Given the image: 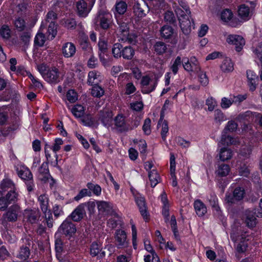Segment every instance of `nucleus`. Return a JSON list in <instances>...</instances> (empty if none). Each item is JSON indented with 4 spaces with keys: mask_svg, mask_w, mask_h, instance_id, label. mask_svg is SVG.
Wrapping results in <instances>:
<instances>
[{
    "mask_svg": "<svg viewBox=\"0 0 262 262\" xmlns=\"http://www.w3.org/2000/svg\"><path fill=\"white\" fill-rule=\"evenodd\" d=\"M96 23L104 30L108 29L112 24L111 15L105 10H100L96 18Z\"/></svg>",
    "mask_w": 262,
    "mask_h": 262,
    "instance_id": "1",
    "label": "nucleus"
},
{
    "mask_svg": "<svg viewBox=\"0 0 262 262\" xmlns=\"http://www.w3.org/2000/svg\"><path fill=\"white\" fill-rule=\"evenodd\" d=\"M141 84L142 92L144 94H149L155 89L157 81L151 79L148 76H145L141 79Z\"/></svg>",
    "mask_w": 262,
    "mask_h": 262,
    "instance_id": "2",
    "label": "nucleus"
},
{
    "mask_svg": "<svg viewBox=\"0 0 262 262\" xmlns=\"http://www.w3.org/2000/svg\"><path fill=\"white\" fill-rule=\"evenodd\" d=\"M40 212L38 209H27L24 210V217L29 224H36L40 218Z\"/></svg>",
    "mask_w": 262,
    "mask_h": 262,
    "instance_id": "3",
    "label": "nucleus"
},
{
    "mask_svg": "<svg viewBox=\"0 0 262 262\" xmlns=\"http://www.w3.org/2000/svg\"><path fill=\"white\" fill-rule=\"evenodd\" d=\"M115 239L118 248H126L128 246L129 241L127 239L126 233L124 230L118 229L115 233Z\"/></svg>",
    "mask_w": 262,
    "mask_h": 262,
    "instance_id": "4",
    "label": "nucleus"
},
{
    "mask_svg": "<svg viewBox=\"0 0 262 262\" xmlns=\"http://www.w3.org/2000/svg\"><path fill=\"white\" fill-rule=\"evenodd\" d=\"M183 66L186 71L196 73H199L201 71L199 63L195 57H191L190 60L187 58L183 59Z\"/></svg>",
    "mask_w": 262,
    "mask_h": 262,
    "instance_id": "5",
    "label": "nucleus"
},
{
    "mask_svg": "<svg viewBox=\"0 0 262 262\" xmlns=\"http://www.w3.org/2000/svg\"><path fill=\"white\" fill-rule=\"evenodd\" d=\"M244 195V189L242 187H237L235 188L232 193H226L225 200L229 204H233L236 201L242 200Z\"/></svg>",
    "mask_w": 262,
    "mask_h": 262,
    "instance_id": "6",
    "label": "nucleus"
},
{
    "mask_svg": "<svg viewBox=\"0 0 262 262\" xmlns=\"http://www.w3.org/2000/svg\"><path fill=\"white\" fill-rule=\"evenodd\" d=\"M96 204L98 211L100 212L115 216H118L116 211L113 208L112 204L111 203L103 201H99L96 202Z\"/></svg>",
    "mask_w": 262,
    "mask_h": 262,
    "instance_id": "7",
    "label": "nucleus"
},
{
    "mask_svg": "<svg viewBox=\"0 0 262 262\" xmlns=\"http://www.w3.org/2000/svg\"><path fill=\"white\" fill-rule=\"evenodd\" d=\"M58 231L67 236L72 237L75 233L76 228L71 221L65 220L60 226Z\"/></svg>",
    "mask_w": 262,
    "mask_h": 262,
    "instance_id": "8",
    "label": "nucleus"
},
{
    "mask_svg": "<svg viewBox=\"0 0 262 262\" xmlns=\"http://www.w3.org/2000/svg\"><path fill=\"white\" fill-rule=\"evenodd\" d=\"M134 13L138 17L145 16L149 11L148 5L143 0L137 2L133 7Z\"/></svg>",
    "mask_w": 262,
    "mask_h": 262,
    "instance_id": "9",
    "label": "nucleus"
},
{
    "mask_svg": "<svg viewBox=\"0 0 262 262\" xmlns=\"http://www.w3.org/2000/svg\"><path fill=\"white\" fill-rule=\"evenodd\" d=\"M227 42L231 45L235 46L236 51L240 52L245 45V40L243 37L237 35H230L226 39Z\"/></svg>",
    "mask_w": 262,
    "mask_h": 262,
    "instance_id": "10",
    "label": "nucleus"
},
{
    "mask_svg": "<svg viewBox=\"0 0 262 262\" xmlns=\"http://www.w3.org/2000/svg\"><path fill=\"white\" fill-rule=\"evenodd\" d=\"M114 125L116 128L120 132H125L132 129L129 125L126 123L124 116L118 114L114 119Z\"/></svg>",
    "mask_w": 262,
    "mask_h": 262,
    "instance_id": "11",
    "label": "nucleus"
},
{
    "mask_svg": "<svg viewBox=\"0 0 262 262\" xmlns=\"http://www.w3.org/2000/svg\"><path fill=\"white\" fill-rule=\"evenodd\" d=\"M86 204L82 203L79 205L70 215L71 219L74 222L81 221L85 215V207Z\"/></svg>",
    "mask_w": 262,
    "mask_h": 262,
    "instance_id": "12",
    "label": "nucleus"
},
{
    "mask_svg": "<svg viewBox=\"0 0 262 262\" xmlns=\"http://www.w3.org/2000/svg\"><path fill=\"white\" fill-rule=\"evenodd\" d=\"M20 207L17 205L11 206L4 214L5 219L9 222H15L20 212Z\"/></svg>",
    "mask_w": 262,
    "mask_h": 262,
    "instance_id": "13",
    "label": "nucleus"
},
{
    "mask_svg": "<svg viewBox=\"0 0 262 262\" xmlns=\"http://www.w3.org/2000/svg\"><path fill=\"white\" fill-rule=\"evenodd\" d=\"M90 254L92 257L97 256L98 258H102L105 256V252L102 250V247L100 243L94 242L90 247Z\"/></svg>",
    "mask_w": 262,
    "mask_h": 262,
    "instance_id": "14",
    "label": "nucleus"
},
{
    "mask_svg": "<svg viewBox=\"0 0 262 262\" xmlns=\"http://www.w3.org/2000/svg\"><path fill=\"white\" fill-rule=\"evenodd\" d=\"M76 10L79 16L81 17H85L87 16L90 11L91 7L88 6L87 3L84 0H80L76 3Z\"/></svg>",
    "mask_w": 262,
    "mask_h": 262,
    "instance_id": "15",
    "label": "nucleus"
},
{
    "mask_svg": "<svg viewBox=\"0 0 262 262\" xmlns=\"http://www.w3.org/2000/svg\"><path fill=\"white\" fill-rule=\"evenodd\" d=\"M135 201L139 207L141 214L144 220H147L149 215L147 211V206L145 198L141 195L136 196H135Z\"/></svg>",
    "mask_w": 262,
    "mask_h": 262,
    "instance_id": "16",
    "label": "nucleus"
},
{
    "mask_svg": "<svg viewBox=\"0 0 262 262\" xmlns=\"http://www.w3.org/2000/svg\"><path fill=\"white\" fill-rule=\"evenodd\" d=\"M59 73L57 68L54 67L49 69L44 76V79L50 83H57L59 81Z\"/></svg>",
    "mask_w": 262,
    "mask_h": 262,
    "instance_id": "17",
    "label": "nucleus"
},
{
    "mask_svg": "<svg viewBox=\"0 0 262 262\" xmlns=\"http://www.w3.org/2000/svg\"><path fill=\"white\" fill-rule=\"evenodd\" d=\"M247 77L250 90L253 92L256 88L258 77L253 71L251 70L247 71Z\"/></svg>",
    "mask_w": 262,
    "mask_h": 262,
    "instance_id": "18",
    "label": "nucleus"
},
{
    "mask_svg": "<svg viewBox=\"0 0 262 262\" xmlns=\"http://www.w3.org/2000/svg\"><path fill=\"white\" fill-rule=\"evenodd\" d=\"M113 114L111 111L108 109L103 110L99 112V119L104 126H109L112 122Z\"/></svg>",
    "mask_w": 262,
    "mask_h": 262,
    "instance_id": "19",
    "label": "nucleus"
},
{
    "mask_svg": "<svg viewBox=\"0 0 262 262\" xmlns=\"http://www.w3.org/2000/svg\"><path fill=\"white\" fill-rule=\"evenodd\" d=\"M255 212L247 210L245 213V223L249 228H252L256 225V218L255 216Z\"/></svg>",
    "mask_w": 262,
    "mask_h": 262,
    "instance_id": "20",
    "label": "nucleus"
},
{
    "mask_svg": "<svg viewBox=\"0 0 262 262\" xmlns=\"http://www.w3.org/2000/svg\"><path fill=\"white\" fill-rule=\"evenodd\" d=\"M246 232L242 233L239 237L240 243L237 245L236 250L239 253L244 252L248 247L247 241L250 239V236L246 235Z\"/></svg>",
    "mask_w": 262,
    "mask_h": 262,
    "instance_id": "21",
    "label": "nucleus"
},
{
    "mask_svg": "<svg viewBox=\"0 0 262 262\" xmlns=\"http://www.w3.org/2000/svg\"><path fill=\"white\" fill-rule=\"evenodd\" d=\"M39 179L43 182H46L50 177L48 168V163L43 162L38 169Z\"/></svg>",
    "mask_w": 262,
    "mask_h": 262,
    "instance_id": "22",
    "label": "nucleus"
},
{
    "mask_svg": "<svg viewBox=\"0 0 262 262\" xmlns=\"http://www.w3.org/2000/svg\"><path fill=\"white\" fill-rule=\"evenodd\" d=\"M102 80V76L96 71H92L89 73L88 83L89 84L94 85L98 84Z\"/></svg>",
    "mask_w": 262,
    "mask_h": 262,
    "instance_id": "23",
    "label": "nucleus"
},
{
    "mask_svg": "<svg viewBox=\"0 0 262 262\" xmlns=\"http://www.w3.org/2000/svg\"><path fill=\"white\" fill-rule=\"evenodd\" d=\"M76 52V47L72 42H67L62 47V53L65 57H71Z\"/></svg>",
    "mask_w": 262,
    "mask_h": 262,
    "instance_id": "24",
    "label": "nucleus"
},
{
    "mask_svg": "<svg viewBox=\"0 0 262 262\" xmlns=\"http://www.w3.org/2000/svg\"><path fill=\"white\" fill-rule=\"evenodd\" d=\"M238 14L241 18L245 20L249 19L251 16L249 7L245 4L241 5L238 7Z\"/></svg>",
    "mask_w": 262,
    "mask_h": 262,
    "instance_id": "25",
    "label": "nucleus"
},
{
    "mask_svg": "<svg viewBox=\"0 0 262 262\" xmlns=\"http://www.w3.org/2000/svg\"><path fill=\"white\" fill-rule=\"evenodd\" d=\"M18 176L24 180H31L33 176L30 170L26 167L20 166L17 168Z\"/></svg>",
    "mask_w": 262,
    "mask_h": 262,
    "instance_id": "26",
    "label": "nucleus"
},
{
    "mask_svg": "<svg viewBox=\"0 0 262 262\" xmlns=\"http://www.w3.org/2000/svg\"><path fill=\"white\" fill-rule=\"evenodd\" d=\"M194 208L196 214L199 216H203L207 212V208L205 205L200 200L194 201Z\"/></svg>",
    "mask_w": 262,
    "mask_h": 262,
    "instance_id": "27",
    "label": "nucleus"
},
{
    "mask_svg": "<svg viewBox=\"0 0 262 262\" xmlns=\"http://www.w3.org/2000/svg\"><path fill=\"white\" fill-rule=\"evenodd\" d=\"M179 22L183 33L185 35H188L191 31V23L189 17L180 18Z\"/></svg>",
    "mask_w": 262,
    "mask_h": 262,
    "instance_id": "28",
    "label": "nucleus"
},
{
    "mask_svg": "<svg viewBox=\"0 0 262 262\" xmlns=\"http://www.w3.org/2000/svg\"><path fill=\"white\" fill-rule=\"evenodd\" d=\"M15 190V186L13 183L9 179H4L0 185V194L6 191Z\"/></svg>",
    "mask_w": 262,
    "mask_h": 262,
    "instance_id": "29",
    "label": "nucleus"
},
{
    "mask_svg": "<svg viewBox=\"0 0 262 262\" xmlns=\"http://www.w3.org/2000/svg\"><path fill=\"white\" fill-rule=\"evenodd\" d=\"M39 205L42 213H46L49 209V199L45 194H41L38 198Z\"/></svg>",
    "mask_w": 262,
    "mask_h": 262,
    "instance_id": "30",
    "label": "nucleus"
},
{
    "mask_svg": "<svg viewBox=\"0 0 262 262\" xmlns=\"http://www.w3.org/2000/svg\"><path fill=\"white\" fill-rule=\"evenodd\" d=\"M221 69L224 73L232 72L233 69V63L229 58H225L221 65Z\"/></svg>",
    "mask_w": 262,
    "mask_h": 262,
    "instance_id": "31",
    "label": "nucleus"
},
{
    "mask_svg": "<svg viewBox=\"0 0 262 262\" xmlns=\"http://www.w3.org/2000/svg\"><path fill=\"white\" fill-rule=\"evenodd\" d=\"M239 142L236 139L233 138L230 136H226L223 134L220 143L223 145H236L238 144Z\"/></svg>",
    "mask_w": 262,
    "mask_h": 262,
    "instance_id": "32",
    "label": "nucleus"
},
{
    "mask_svg": "<svg viewBox=\"0 0 262 262\" xmlns=\"http://www.w3.org/2000/svg\"><path fill=\"white\" fill-rule=\"evenodd\" d=\"M148 178L151 187H155L159 182L160 176L156 170L153 169L148 172Z\"/></svg>",
    "mask_w": 262,
    "mask_h": 262,
    "instance_id": "33",
    "label": "nucleus"
},
{
    "mask_svg": "<svg viewBox=\"0 0 262 262\" xmlns=\"http://www.w3.org/2000/svg\"><path fill=\"white\" fill-rule=\"evenodd\" d=\"M135 55V50L130 46H126L122 50V55L124 59L126 60H130Z\"/></svg>",
    "mask_w": 262,
    "mask_h": 262,
    "instance_id": "34",
    "label": "nucleus"
},
{
    "mask_svg": "<svg viewBox=\"0 0 262 262\" xmlns=\"http://www.w3.org/2000/svg\"><path fill=\"white\" fill-rule=\"evenodd\" d=\"M119 27L117 29L118 33L120 35H122L123 37L128 36L129 33V28L126 23L123 22L122 20H119L118 22Z\"/></svg>",
    "mask_w": 262,
    "mask_h": 262,
    "instance_id": "35",
    "label": "nucleus"
},
{
    "mask_svg": "<svg viewBox=\"0 0 262 262\" xmlns=\"http://www.w3.org/2000/svg\"><path fill=\"white\" fill-rule=\"evenodd\" d=\"M30 255V249L27 247H23L21 246L20 248L19 253L17 257L21 260H26L29 258Z\"/></svg>",
    "mask_w": 262,
    "mask_h": 262,
    "instance_id": "36",
    "label": "nucleus"
},
{
    "mask_svg": "<svg viewBox=\"0 0 262 262\" xmlns=\"http://www.w3.org/2000/svg\"><path fill=\"white\" fill-rule=\"evenodd\" d=\"M160 33L162 37L169 38L173 33V30L171 27L165 25L161 28Z\"/></svg>",
    "mask_w": 262,
    "mask_h": 262,
    "instance_id": "37",
    "label": "nucleus"
},
{
    "mask_svg": "<svg viewBox=\"0 0 262 262\" xmlns=\"http://www.w3.org/2000/svg\"><path fill=\"white\" fill-rule=\"evenodd\" d=\"M91 89V94L93 97L100 98L104 94L103 89L98 84L93 85Z\"/></svg>",
    "mask_w": 262,
    "mask_h": 262,
    "instance_id": "38",
    "label": "nucleus"
},
{
    "mask_svg": "<svg viewBox=\"0 0 262 262\" xmlns=\"http://www.w3.org/2000/svg\"><path fill=\"white\" fill-rule=\"evenodd\" d=\"M232 156V151L231 149L226 148H223L221 149L220 158L222 161H225L231 159Z\"/></svg>",
    "mask_w": 262,
    "mask_h": 262,
    "instance_id": "39",
    "label": "nucleus"
},
{
    "mask_svg": "<svg viewBox=\"0 0 262 262\" xmlns=\"http://www.w3.org/2000/svg\"><path fill=\"white\" fill-rule=\"evenodd\" d=\"M229 171L230 167L229 165L225 164H222L219 166L216 173L220 177H225L229 173Z\"/></svg>",
    "mask_w": 262,
    "mask_h": 262,
    "instance_id": "40",
    "label": "nucleus"
},
{
    "mask_svg": "<svg viewBox=\"0 0 262 262\" xmlns=\"http://www.w3.org/2000/svg\"><path fill=\"white\" fill-rule=\"evenodd\" d=\"M155 51L159 55L164 53L167 50L166 45L162 41H158L154 46Z\"/></svg>",
    "mask_w": 262,
    "mask_h": 262,
    "instance_id": "41",
    "label": "nucleus"
},
{
    "mask_svg": "<svg viewBox=\"0 0 262 262\" xmlns=\"http://www.w3.org/2000/svg\"><path fill=\"white\" fill-rule=\"evenodd\" d=\"M73 115L76 118H80L83 116L84 112V107L81 105H75L71 110Z\"/></svg>",
    "mask_w": 262,
    "mask_h": 262,
    "instance_id": "42",
    "label": "nucleus"
},
{
    "mask_svg": "<svg viewBox=\"0 0 262 262\" xmlns=\"http://www.w3.org/2000/svg\"><path fill=\"white\" fill-rule=\"evenodd\" d=\"M233 16V14L231 10L226 9L223 10L221 13V19L224 22H228Z\"/></svg>",
    "mask_w": 262,
    "mask_h": 262,
    "instance_id": "43",
    "label": "nucleus"
},
{
    "mask_svg": "<svg viewBox=\"0 0 262 262\" xmlns=\"http://www.w3.org/2000/svg\"><path fill=\"white\" fill-rule=\"evenodd\" d=\"M183 63L184 61L181 60V57L179 56H177L170 67V69L174 75L178 73L179 67Z\"/></svg>",
    "mask_w": 262,
    "mask_h": 262,
    "instance_id": "44",
    "label": "nucleus"
},
{
    "mask_svg": "<svg viewBox=\"0 0 262 262\" xmlns=\"http://www.w3.org/2000/svg\"><path fill=\"white\" fill-rule=\"evenodd\" d=\"M48 39L52 40L57 34V27L54 22H50L48 26Z\"/></svg>",
    "mask_w": 262,
    "mask_h": 262,
    "instance_id": "45",
    "label": "nucleus"
},
{
    "mask_svg": "<svg viewBox=\"0 0 262 262\" xmlns=\"http://www.w3.org/2000/svg\"><path fill=\"white\" fill-rule=\"evenodd\" d=\"M122 46L119 43H115L112 48V54L115 58H120L122 55Z\"/></svg>",
    "mask_w": 262,
    "mask_h": 262,
    "instance_id": "46",
    "label": "nucleus"
},
{
    "mask_svg": "<svg viewBox=\"0 0 262 262\" xmlns=\"http://www.w3.org/2000/svg\"><path fill=\"white\" fill-rule=\"evenodd\" d=\"M46 40L45 35L42 33H38L35 38L34 43L39 47H42L45 43Z\"/></svg>",
    "mask_w": 262,
    "mask_h": 262,
    "instance_id": "47",
    "label": "nucleus"
},
{
    "mask_svg": "<svg viewBox=\"0 0 262 262\" xmlns=\"http://www.w3.org/2000/svg\"><path fill=\"white\" fill-rule=\"evenodd\" d=\"M62 24L68 29H74L77 25L75 20L71 18L63 20Z\"/></svg>",
    "mask_w": 262,
    "mask_h": 262,
    "instance_id": "48",
    "label": "nucleus"
},
{
    "mask_svg": "<svg viewBox=\"0 0 262 262\" xmlns=\"http://www.w3.org/2000/svg\"><path fill=\"white\" fill-rule=\"evenodd\" d=\"M164 19L167 23L171 24L176 22V17L172 11H167L165 13Z\"/></svg>",
    "mask_w": 262,
    "mask_h": 262,
    "instance_id": "49",
    "label": "nucleus"
},
{
    "mask_svg": "<svg viewBox=\"0 0 262 262\" xmlns=\"http://www.w3.org/2000/svg\"><path fill=\"white\" fill-rule=\"evenodd\" d=\"M127 9V4L125 2L121 1L116 4V10L119 14H124Z\"/></svg>",
    "mask_w": 262,
    "mask_h": 262,
    "instance_id": "50",
    "label": "nucleus"
},
{
    "mask_svg": "<svg viewBox=\"0 0 262 262\" xmlns=\"http://www.w3.org/2000/svg\"><path fill=\"white\" fill-rule=\"evenodd\" d=\"M14 25L19 31L23 30L26 27L25 20L21 17L16 18L14 21Z\"/></svg>",
    "mask_w": 262,
    "mask_h": 262,
    "instance_id": "51",
    "label": "nucleus"
},
{
    "mask_svg": "<svg viewBox=\"0 0 262 262\" xmlns=\"http://www.w3.org/2000/svg\"><path fill=\"white\" fill-rule=\"evenodd\" d=\"M237 126V124L234 121H229L224 128L223 133H225L227 130L233 132L236 129Z\"/></svg>",
    "mask_w": 262,
    "mask_h": 262,
    "instance_id": "52",
    "label": "nucleus"
},
{
    "mask_svg": "<svg viewBox=\"0 0 262 262\" xmlns=\"http://www.w3.org/2000/svg\"><path fill=\"white\" fill-rule=\"evenodd\" d=\"M10 30L8 26L4 25L0 29V35L5 39L10 37Z\"/></svg>",
    "mask_w": 262,
    "mask_h": 262,
    "instance_id": "53",
    "label": "nucleus"
},
{
    "mask_svg": "<svg viewBox=\"0 0 262 262\" xmlns=\"http://www.w3.org/2000/svg\"><path fill=\"white\" fill-rule=\"evenodd\" d=\"M214 116V120L216 122L221 123L226 120L225 116L220 110H215Z\"/></svg>",
    "mask_w": 262,
    "mask_h": 262,
    "instance_id": "54",
    "label": "nucleus"
},
{
    "mask_svg": "<svg viewBox=\"0 0 262 262\" xmlns=\"http://www.w3.org/2000/svg\"><path fill=\"white\" fill-rule=\"evenodd\" d=\"M17 193L15 192V190L9 191L6 195L5 197L7 199L10 204L15 202L17 200Z\"/></svg>",
    "mask_w": 262,
    "mask_h": 262,
    "instance_id": "55",
    "label": "nucleus"
},
{
    "mask_svg": "<svg viewBox=\"0 0 262 262\" xmlns=\"http://www.w3.org/2000/svg\"><path fill=\"white\" fill-rule=\"evenodd\" d=\"M99 53L104 54L107 51V43L106 41L103 39H99L98 43Z\"/></svg>",
    "mask_w": 262,
    "mask_h": 262,
    "instance_id": "56",
    "label": "nucleus"
},
{
    "mask_svg": "<svg viewBox=\"0 0 262 262\" xmlns=\"http://www.w3.org/2000/svg\"><path fill=\"white\" fill-rule=\"evenodd\" d=\"M45 217L47 226L49 228L53 227V220L51 210L47 211L46 213H43Z\"/></svg>",
    "mask_w": 262,
    "mask_h": 262,
    "instance_id": "57",
    "label": "nucleus"
},
{
    "mask_svg": "<svg viewBox=\"0 0 262 262\" xmlns=\"http://www.w3.org/2000/svg\"><path fill=\"white\" fill-rule=\"evenodd\" d=\"M67 98L68 100L70 102H75L77 100L76 92L73 90H69L67 93Z\"/></svg>",
    "mask_w": 262,
    "mask_h": 262,
    "instance_id": "58",
    "label": "nucleus"
},
{
    "mask_svg": "<svg viewBox=\"0 0 262 262\" xmlns=\"http://www.w3.org/2000/svg\"><path fill=\"white\" fill-rule=\"evenodd\" d=\"M91 194V192L89 191L87 189H81L79 193L74 197V200L76 201H78L82 198L86 196H90Z\"/></svg>",
    "mask_w": 262,
    "mask_h": 262,
    "instance_id": "59",
    "label": "nucleus"
},
{
    "mask_svg": "<svg viewBox=\"0 0 262 262\" xmlns=\"http://www.w3.org/2000/svg\"><path fill=\"white\" fill-rule=\"evenodd\" d=\"M232 98L229 99L226 97H223L221 100V106L224 109L229 108L232 104Z\"/></svg>",
    "mask_w": 262,
    "mask_h": 262,
    "instance_id": "60",
    "label": "nucleus"
},
{
    "mask_svg": "<svg viewBox=\"0 0 262 262\" xmlns=\"http://www.w3.org/2000/svg\"><path fill=\"white\" fill-rule=\"evenodd\" d=\"M132 243L133 246L135 249L137 248V231L136 227L135 225H132Z\"/></svg>",
    "mask_w": 262,
    "mask_h": 262,
    "instance_id": "61",
    "label": "nucleus"
},
{
    "mask_svg": "<svg viewBox=\"0 0 262 262\" xmlns=\"http://www.w3.org/2000/svg\"><path fill=\"white\" fill-rule=\"evenodd\" d=\"M168 132V122L166 120H164L162 125V129L161 135L163 140H165L166 134Z\"/></svg>",
    "mask_w": 262,
    "mask_h": 262,
    "instance_id": "62",
    "label": "nucleus"
},
{
    "mask_svg": "<svg viewBox=\"0 0 262 262\" xmlns=\"http://www.w3.org/2000/svg\"><path fill=\"white\" fill-rule=\"evenodd\" d=\"M209 202L212 208H214L217 211L220 210V207L218 205V200L216 196L211 195L209 199Z\"/></svg>",
    "mask_w": 262,
    "mask_h": 262,
    "instance_id": "63",
    "label": "nucleus"
},
{
    "mask_svg": "<svg viewBox=\"0 0 262 262\" xmlns=\"http://www.w3.org/2000/svg\"><path fill=\"white\" fill-rule=\"evenodd\" d=\"M150 124H151V120L149 118H146L144 120V123L143 125L142 128H143L144 132L146 135H149L151 133Z\"/></svg>",
    "mask_w": 262,
    "mask_h": 262,
    "instance_id": "64",
    "label": "nucleus"
}]
</instances>
